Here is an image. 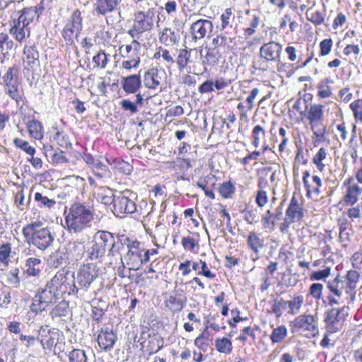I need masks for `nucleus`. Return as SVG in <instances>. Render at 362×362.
Instances as JSON below:
<instances>
[{"label":"nucleus","mask_w":362,"mask_h":362,"mask_svg":"<svg viewBox=\"0 0 362 362\" xmlns=\"http://www.w3.org/2000/svg\"><path fill=\"white\" fill-rule=\"evenodd\" d=\"M13 143L16 147L24 151L28 155L34 156V154L35 153V148L30 146L28 142L26 141H24L20 138H16L13 140Z\"/></svg>","instance_id":"obj_49"},{"label":"nucleus","mask_w":362,"mask_h":362,"mask_svg":"<svg viewBox=\"0 0 362 362\" xmlns=\"http://www.w3.org/2000/svg\"><path fill=\"white\" fill-rule=\"evenodd\" d=\"M9 33L16 40L22 43L26 37L30 35V30L28 25L18 19L13 21V24L9 30Z\"/></svg>","instance_id":"obj_20"},{"label":"nucleus","mask_w":362,"mask_h":362,"mask_svg":"<svg viewBox=\"0 0 362 362\" xmlns=\"http://www.w3.org/2000/svg\"><path fill=\"white\" fill-rule=\"evenodd\" d=\"M27 127L30 136L33 138L41 139L43 137V127L39 121L33 119L28 122Z\"/></svg>","instance_id":"obj_35"},{"label":"nucleus","mask_w":362,"mask_h":362,"mask_svg":"<svg viewBox=\"0 0 362 362\" xmlns=\"http://www.w3.org/2000/svg\"><path fill=\"white\" fill-rule=\"evenodd\" d=\"M359 277L360 274L356 270L348 271L343 277L340 276V284H342L341 289L345 291V293L348 295L346 299H349L351 302L355 300Z\"/></svg>","instance_id":"obj_12"},{"label":"nucleus","mask_w":362,"mask_h":362,"mask_svg":"<svg viewBox=\"0 0 362 362\" xmlns=\"http://www.w3.org/2000/svg\"><path fill=\"white\" fill-rule=\"evenodd\" d=\"M113 241V234L106 230H98L93 236V239L90 243V246L85 250L84 246L83 249L81 247L73 248L74 252L79 250L74 255L76 260L81 259L83 256L86 255L87 260H97L103 257L107 250V247L110 245Z\"/></svg>","instance_id":"obj_2"},{"label":"nucleus","mask_w":362,"mask_h":362,"mask_svg":"<svg viewBox=\"0 0 362 362\" xmlns=\"http://www.w3.org/2000/svg\"><path fill=\"white\" fill-rule=\"evenodd\" d=\"M307 19L313 23L315 25H321L324 22V16L323 14L318 11H315L312 8H309L306 11Z\"/></svg>","instance_id":"obj_46"},{"label":"nucleus","mask_w":362,"mask_h":362,"mask_svg":"<svg viewBox=\"0 0 362 362\" xmlns=\"http://www.w3.org/2000/svg\"><path fill=\"white\" fill-rule=\"evenodd\" d=\"M333 42L331 38L325 39L320 43V56H326L331 52Z\"/></svg>","instance_id":"obj_63"},{"label":"nucleus","mask_w":362,"mask_h":362,"mask_svg":"<svg viewBox=\"0 0 362 362\" xmlns=\"http://www.w3.org/2000/svg\"><path fill=\"white\" fill-rule=\"evenodd\" d=\"M248 247L256 254L264 247V240L255 232H250L247 239Z\"/></svg>","instance_id":"obj_33"},{"label":"nucleus","mask_w":362,"mask_h":362,"mask_svg":"<svg viewBox=\"0 0 362 362\" xmlns=\"http://www.w3.org/2000/svg\"><path fill=\"white\" fill-rule=\"evenodd\" d=\"M234 192L235 187L230 181L223 182L219 187V193L225 199L230 198Z\"/></svg>","instance_id":"obj_47"},{"label":"nucleus","mask_w":362,"mask_h":362,"mask_svg":"<svg viewBox=\"0 0 362 362\" xmlns=\"http://www.w3.org/2000/svg\"><path fill=\"white\" fill-rule=\"evenodd\" d=\"M98 276V268L93 264H86L78 269L76 282L81 288L87 290Z\"/></svg>","instance_id":"obj_11"},{"label":"nucleus","mask_w":362,"mask_h":362,"mask_svg":"<svg viewBox=\"0 0 362 362\" xmlns=\"http://www.w3.org/2000/svg\"><path fill=\"white\" fill-rule=\"evenodd\" d=\"M216 348L221 353H230L232 351V342L226 337L216 340Z\"/></svg>","instance_id":"obj_42"},{"label":"nucleus","mask_w":362,"mask_h":362,"mask_svg":"<svg viewBox=\"0 0 362 362\" xmlns=\"http://www.w3.org/2000/svg\"><path fill=\"white\" fill-rule=\"evenodd\" d=\"M287 334V329L285 326H279L273 329L270 339L272 343H279L281 341Z\"/></svg>","instance_id":"obj_43"},{"label":"nucleus","mask_w":362,"mask_h":362,"mask_svg":"<svg viewBox=\"0 0 362 362\" xmlns=\"http://www.w3.org/2000/svg\"><path fill=\"white\" fill-rule=\"evenodd\" d=\"M125 240L128 242V251L124 256L126 265L128 270H138L146 262H148L147 255H144V248L141 247V244L137 240L131 241L129 238H125Z\"/></svg>","instance_id":"obj_7"},{"label":"nucleus","mask_w":362,"mask_h":362,"mask_svg":"<svg viewBox=\"0 0 362 362\" xmlns=\"http://www.w3.org/2000/svg\"><path fill=\"white\" fill-rule=\"evenodd\" d=\"M160 42L166 46H172L179 43L180 35L177 32L170 28H165L159 36Z\"/></svg>","instance_id":"obj_25"},{"label":"nucleus","mask_w":362,"mask_h":362,"mask_svg":"<svg viewBox=\"0 0 362 362\" xmlns=\"http://www.w3.org/2000/svg\"><path fill=\"white\" fill-rule=\"evenodd\" d=\"M304 302V298L302 296H295L292 300L288 301V306L290 309V313L295 315L297 314L303 303Z\"/></svg>","instance_id":"obj_41"},{"label":"nucleus","mask_w":362,"mask_h":362,"mask_svg":"<svg viewBox=\"0 0 362 362\" xmlns=\"http://www.w3.org/2000/svg\"><path fill=\"white\" fill-rule=\"evenodd\" d=\"M204 59L203 60L204 64H207L209 65H215L218 64L219 59L221 58L219 49L206 46L204 48Z\"/></svg>","instance_id":"obj_32"},{"label":"nucleus","mask_w":362,"mask_h":362,"mask_svg":"<svg viewBox=\"0 0 362 362\" xmlns=\"http://www.w3.org/2000/svg\"><path fill=\"white\" fill-rule=\"evenodd\" d=\"M323 285L319 283L312 284L310 286L309 293L317 300H319L322 298V290Z\"/></svg>","instance_id":"obj_58"},{"label":"nucleus","mask_w":362,"mask_h":362,"mask_svg":"<svg viewBox=\"0 0 362 362\" xmlns=\"http://www.w3.org/2000/svg\"><path fill=\"white\" fill-rule=\"evenodd\" d=\"M20 68L16 64L9 66L5 74L1 78L2 82L0 83H8V82L18 81Z\"/></svg>","instance_id":"obj_36"},{"label":"nucleus","mask_w":362,"mask_h":362,"mask_svg":"<svg viewBox=\"0 0 362 362\" xmlns=\"http://www.w3.org/2000/svg\"><path fill=\"white\" fill-rule=\"evenodd\" d=\"M303 217V209L298 199L293 196L286 211L285 218L293 223L300 221Z\"/></svg>","instance_id":"obj_19"},{"label":"nucleus","mask_w":362,"mask_h":362,"mask_svg":"<svg viewBox=\"0 0 362 362\" xmlns=\"http://www.w3.org/2000/svg\"><path fill=\"white\" fill-rule=\"evenodd\" d=\"M244 219L249 224H254L259 221L258 211L257 209L247 210L244 214Z\"/></svg>","instance_id":"obj_60"},{"label":"nucleus","mask_w":362,"mask_h":362,"mask_svg":"<svg viewBox=\"0 0 362 362\" xmlns=\"http://www.w3.org/2000/svg\"><path fill=\"white\" fill-rule=\"evenodd\" d=\"M117 341V335L108 328H102L98 336V344L101 349L107 351L112 349Z\"/></svg>","instance_id":"obj_17"},{"label":"nucleus","mask_w":362,"mask_h":362,"mask_svg":"<svg viewBox=\"0 0 362 362\" xmlns=\"http://www.w3.org/2000/svg\"><path fill=\"white\" fill-rule=\"evenodd\" d=\"M137 195L131 190H124L114 197L113 213L115 216L122 218L124 215L133 214L136 211L135 199Z\"/></svg>","instance_id":"obj_8"},{"label":"nucleus","mask_w":362,"mask_h":362,"mask_svg":"<svg viewBox=\"0 0 362 362\" xmlns=\"http://www.w3.org/2000/svg\"><path fill=\"white\" fill-rule=\"evenodd\" d=\"M350 108L356 119L362 122V99H358L350 104Z\"/></svg>","instance_id":"obj_56"},{"label":"nucleus","mask_w":362,"mask_h":362,"mask_svg":"<svg viewBox=\"0 0 362 362\" xmlns=\"http://www.w3.org/2000/svg\"><path fill=\"white\" fill-rule=\"evenodd\" d=\"M212 22L206 19L197 20L190 27L192 37L195 40L204 38L207 33L212 31Z\"/></svg>","instance_id":"obj_16"},{"label":"nucleus","mask_w":362,"mask_h":362,"mask_svg":"<svg viewBox=\"0 0 362 362\" xmlns=\"http://www.w3.org/2000/svg\"><path fill=\"white\" fill-rule=\"evenodd\" d=\"M108 62L107 55L103 52L100 51L93 58V62L97 67L105 69Z\"/></svg>","instance_id":"obj_51"},{"label":"nucleus","mask_w":362,"mask_h":362,"mask_svg":"<svg viewBox=\"0 0 362 362\" xmlns=\"http://www.w3.org/2000/svg\"><path fill=\"white\" fill-rule=\"evenodd\" d=\"M69 362H88V356L84 350L74 349L68 354Z\"/></svg>","instance_id":"obj_39"},{"label":"nucleus","mask_w":362,"mask_h":362,"mask_svg":"<svg viewBox=\"0 0 362 362\" xmlns=\"http://www.w3.org/2000/svg\"><path fill=\"white\" fill-rule=\"evenodd\" d=\"M147 337L150 338L147 346V351H148L149 355L157 353L163 348L164 341L161 336L158 334H153V336L147 334Z\"/></svg>","instance_id":"obj_30"},{"label":"nucleus","mask_w":362,"mask_h":362,"mask_svg":"<svg viewBox=\"0 0 362 362\" xmlns=\"http://www.w3.org/2000/svg\"><path fill=\"white\" fill-rule=\"evenodd\" d=\"M140 48V43L134 39L130 45L120 46L119 51L122 57H129L130 56L138 54Z\"/></svg>","instance_id":"obj_34"},{"label":"nucleus","mask_w":362,"mask_h":362,"mask_svg":"<svg viewBox=\"0 0 362 362\" xmlns=\"http://www.w3.org/2000/svg\"><path fill=\"white\" fill-rule=\"evenodd\" d=\"M341 284H340V275H337L332 281L327 283V286L329 291L337 298L342 296Z\"/></svg>","instance_id":"obj_38"},{"label":"nucleus","mask_w":362,"mask_h":362,"mask_svg":"<svg viewBox=\"0 0 362 362\" xmlns=\"http://www.w3.org/2000/svg\"><path fill=\"white\" fill-rule=\"evenodd\" d=\"M330 274V268L327 267L322 270L314 272L310 276V279L313 281L323 280L328 277Z\"/></svg>","instance_id":"obj_64"},{"label":"nucleus","mask_w":362,"mask_h":362,"mask_svg":"<svg viewBox=\"0 0 362 362\" xmlns=\"http://www.w3.org/2000/svg\"><path fill=\"white\" fill-rule=\"evenodd\" d=\"M326 156V150L325 148L322 147L319 149L318 152L313 158V163L316 165L317 169L321 172L325 168V165L322 163V161L325 159Z\"/></svg>","instance_id":"obj_50"},{"label":"nucleus","mask_w":362,"mask_h":362,"mask_svg":"<svg viewBox=\"0 0 362 362\" xmlns=\"http://www.w3.org/2000/svg\"><path fill=\"white\" fill-rule=\"evenodd\" d=\"M252 134L253 138L252 144L254 146L258 147L259 146L261 139L265 136L266 132L263 127L258 124L253 128Z\"/></svg>","instance_id":"obj_48"},{"label":"nucleus","mask_w":362,"mask_h":362,"mask_svg":"<svg viewBox=\"0 0 362 362\" xmlns=\"http://www.w3.org/2000/svg\"><path fill=\"white\" fill-rule=\"evenodd\" d=\"M34 199L38 203V206H40L52 208L56 204L54 199H49L48 197L44 196L42 193L40 192H36L35 194Z\"/></svg>","instance_id":"obj_44"},{"label":"nucleus","mask_w":362,"mask_h":362,"mask_svg":"<svg viewBox=\"0 0 362 362\" xmlns=\"http://www.w3.org/2000/svg\"><path fill=\"white\" fill-rule=\"evenodd\" d=\"M121 84L124 90L127 93H136L141 86V81L139 75H131L123 78Z\"/></svg>","instance_id":"obj_24"},{"label":"nucleus","mask_w":362,"mask_h":362,"mask_svg":"<svg viewBox=\"0 0 362 362\" xmlns=\"http://www.w3.org/2000/svg\"><path fill=\"white\" fill-rule=\"evenodd\" d=\"M129 59L124 61L122 64V67L127 70H130L132 68H137L140 63V57L139 54L132 55L128 57Z\"/></svg>","instance_id":"obj_53"},{"label":"nucleus","mask_w":362,"mask_h":362,"mask_svg":"<svg viewBox=\"0 0 362 362\" xmlns=\"http://www.w3.org/2000/svg\"><path fill=\"white\" fill-rule=\"evenodd\" d=\"M93 175L100 180L110 179L112 173L109 167L100 160L92 168Z\"/></svg>","instance_id":"obj_31"},{"label":"nucleus","mask_w":362,"mask_h":362,"mask_svg":"<svg viewBox=\"0 0 362 362\" xmlns=\"http://www.w3.org/2000/svg\"><path fill=\"white\" fill-rule=\"evenodd\" d=\"M40 222H34L23 228L25 238L40 250H45L53 243L54 237L47 228H41Z\"/></svg>","instance_id":"obj_3"},{"label":"nucleus","mask_w":362,"mask_h":362,"mask_svg":"<svg viewBox=\"0 0 362 362\" xmlns=\"http://www.w3.org/2000/svg\"><path fill=\"white\" fill-rule=\"evenodd\" d=\"M317 317L313 315L303 314L296 317L293 324L296 328L314 332L317 328Z\"/></svg>","instance_id":"obj_18"},{"label":"nucleus","mask_w":362,"mask_h":362,"mask_svg":"<svg viewBox=\"0 0 362 362\" xmlns=\"http://www.w3.org/2000/svg\"><path fill=\"white\" fill-rule=\"evenodd\" d=\"M282 46L276 42L271 41L263 44L259 49L260 57L267 62H280Z\"/></svg>","instance_id":"obj_14"},{"label":"nucleus","mask_w":362,"mask_h":362,"mask_svg":"<svg viewBox=\"0 0 362 362\" xmlns=\"http://www.w3.org/2000/svg\"><path fill=\"white\" fill-rule=\"evenodd\" d=\"M119 4V0H95L94 10L98 15L106 16L112 12Z\"/></svg>","instance_id":"obj_23"},{"label":"nucleus","mask_w":362,"mask_h":362,"mask_svg":"<svg viewBox=\"0 0 362 362\" xmlns=\"http://www.w3.org/2000/svg\"><path fill=\"white\" fill-rule=\"evenodd\" d=\"M83 28V16L79 9L74 10L67 18L66 23L61 31V35L68 47L75 45Z\"/></svg>","instance_id":"obj_4"},{"label":"nucleus","mask_w":362,"mask_h":362,"mask_svg":"<svg viewBox=\"0 0 362 362\" xmlns=\"http://www.w3.org/2000/svg\"><path fill=\"white\" fill-rule=\"evenodd\" d=\"M13 42L11 40L8 34L5 33H0V52L6 54L12 49Z\"/></svg>","instance_id":"obj_40"},{"label":"nucleus","mask_w":362,"mask_h":362,"mask_svg":"<svg viewBox=\"0 0 362 362\" xmlns=\"http://www.w3.org/2000/svg\"><path fill=\"white\" fill-rule=\"evenodd\" d=\"M344 308V306L341 308H332L325 312V322L327 332L335 333L341 330L342 323L341 322V317L340 315Z\"/></svg>","instance_id":"obj_13"},{"label":"nucleus","mask_w":362,"mask_h":362,"mask_svg":"<svg viewBox=\"0 0 362 362\" xmlns=\"http://www.w3.org/2000/svg\"><path fill=\"white\" fill-rule=\"evenodd\" d=\"M36 8H26L23 10L22 14L18 17V20L25 23L27 25L33 21V18L37 14Z\"/></svg>","instance_id":"obj_45"},{"label":"nucleus","mask_w":362,"mask_h":362,"mask_svg":"<svg viewBox=\"0 0 362 362\" xmlns=\"http://www.w3.org/2000/svg\"><path fill=\"white\" fill-rule=\"evenodd\" d=\"M190 52L187 49H182L179 51V54L175 62L180 71H182L187 66L190 62Z\"/></svg>","instance_id":"obj_37"},{"label":"nucleus","mask_w":362,"mask_h":362,"mask_svg":"<svg viewBox=\"0 0 362 362\" xmlns=\"http://www.w3.org/2000/svg\"><path fill=\"white\" fill-rule=\"evenodd\" d=\"M20 270L18 268L11 269L8 274V281L10 284L17 287L20 284Z\"/></svg>","instance_id":"obj_61"},{"label":"nucleus","mask_w":362,"mask_h":362,"mask_svg":"<svg viewBox=\"0 0 362 362\" xmlns=\"http://www.w3.org/2000/svg\"><path fill=\"white\" fill-rule=\"evenodd\" d=\"M23 54L25 57L24 62L28 69L36 66L39 63V52L35 45H25L23 49Z\"/></svg>","instance_id":"obj_26"},{"label":"nucleus","mask_w":362,"mask_h":362,"mask_svg":"<svg viewBox=\"0 0 362 362\" xmlns=\"http://www.w3.org/2000/svg\"><path fill=\"white\" fill-rule=\"evenodd\" d=\"M51 284L54 285L60 294H71L78 290L75 284L74 273L64 269L58 271L51 279Z\"/></svg>","instance_id":"obj_9"},{"label":"nucleus","mask_w":362,"mask_h":362,"mask_svg":"<svg viewBox=\"0 0 362 362\" xmlns=\"http://www.w3.org/2000/svg\"><path fill=\"white\" fill-rule=\"evenodd\" d=\"M83 28V16L79 9L74 10L67 18L66 23L61 31V35L68 47L75 45Z\"/></svg>","instance_id":"obj_5"},{"label":"nucleus","mask_w":362,"mask_h":362,"mask_svg":"<svg viewBox=\"0 0 362 362\" xmlns=\"http://www.w3.org/2000/svg\"><path fill=\"white\" fill-rule=\"evenodd\" d=\"M105 191H107V193L106 194H98V199L100 200V202L104 204L105 205H110L111 204H114V197L112 191L110 188L105 189Z\"/></svg>","instance_id":"obj_62"},{"label":"nucleus","mask_w":362,"mask_h":362,"mask_svg":"<svg viewBox=\"0 0 362 362\" xmlns=\"http://www.w3.org/2000/svg\"><path fill=\"white\" fill-rule=\"evenodd\" d=\"M154 13L148 9L146 12L139 11L134 20L132 28L128 31L133 39H139L141 35L151 30L153 27Z\"/></svg>","instance_id":"obj_10"},{"label":"nucleus","mask_w":362,"mask_h":362,"mask_svg":"<svg viewBox=\"0 0 362 362\" xmlns=\"http://www.w3.org/2000/svg\"><path fill=\"white\" fill-rule=\"evenodd\" d=\"M300 114L309 121L312 129H314L317 123L323 120V106L320 104L306 105L305 110L300 111Z\"/></svg>","instance_id":"obj_15"},{"label":"nucleus","mask_w":362,"mask_h":362,"mask_svg":"<svg viewBox=\"0 0 362 362\" xmlns=\"http://www.w3.org/2000/svg\"><path fill=\"white\" fill-rule=\"evenodd\" d=\"M164 74V71L158 70L156 68L149 69L144 74V82L145 86L149 89H156L160 84L162 75Z\"/></svg>","instance_id":"obj_21"},{"label":"nucleus","mask_w":362,"mask_h":362,"mask_svg":"<svg viewBox=\"0 0 362 362\" xmlns=\"http://www.w3.org/2000/svg\"><path fill=\"white\" fill-rule=\"evenodd\" d=\"M262 224L264 228H274L276 221L273 218V213L267 210L262 218Z\"/></svg>","instance_id":"obj_54"},{"label":"nucleus","mask_w":362,"mask_h":362,"mask_svg":"<svg viewBox=\"0 0 362 362\" xmlns=\"http://www.w3.org/2000/svg\"><path fill=\"white\" fill-rule=\"evenodd\" d=\"M11 298L10 288H0V306L6 308L8 304H10Z\"/></svg>","instance_id":"obj_52"},{"label":"nucleus","mask_w":362,"mask_h":362,"mask_svg":"<svg viewBox=\"0 0 362 362\" xmlns=\"http://www.w3.org/2000/svg\"><path fill=\"white\" fill-rule=\"evenodd\" d=\"M60 293L54 285L49 281L43 288L38 289L33 298L31 310L36 314L42 313L49 305L54 303L59 298Z\"/></svg>","instance_id":"obj_6"},{"label":"nucleus","mask_w":362,"mask_h":362,"mask_svg":"<svg viewBox=\"0 0 362 362\" xmlns=\"http://www.w3.org/2000/svg\"><path fill=\"white\" fill-rule=\"evenodd\" d=\"M43 264L42 260L36 257H29L26 259L23 267V272L28 276L39 278Z\"/></svg>","instance_id":"obj_22"},{"label":"nucleus","mask_w":362,"mask_h":362,"mask_svg":"<svg viewBox=\"0 0 362 362\" xmlns=\"http://www.w3.org/2000/svg\"><path fill=\"white\" fill-rule=\"evenodd\" d=\"M57 144L63 148H69L71 146V143L69 139V136L62 132H57L54 137Z\"/></svg>","instance_id":"obj_55"},{"label":"nucleus","mask_w":362,"mask_h":362,"mask_svg":"<svg viewBox=\"0 0 362 362\" xmlns=\"http://www.w3.org/2000/svg\"><path fill=\"white\" fill-rule=\"evenodd\" d=\"M348 216L354 220L362 217V201L355 206L351 207L347 210Z\"/></svg>","instance_id":"obj_59"},{"label":"nucleus","mask_w":362,"mask_h":362,"mask_svg":"<svg viewBox=\"0 0 362 362\" xmlns=\"http://www.w3.org/2000/svg\"><path fill=\"white\" fill-rule=\"evenodd\" d=\"M93 220V213L89 206L81 203L73 204L67 213L65 221L68 230L80 238L69 244L73 248L81 247L83 243L90 238V223Z\"/></svg>","instance_id":"obj_1"},{"label":"nucleus","mask_w":362,"mask_h":362,"mask_svg":"<svg viewBox=\"0 0 362 362\" xmlns=\"http://www.w3.org/2000/svg\"><path fill=\"white\" fill-rule=\"evenodd\" d=\"M70 313L69 303L66 300H62L57 304L49 312V316L53 320L67 317Z\"/></svg>","instance_id":"obj_28"},{"label":"nucleus","mask_w":362,"mask_h":362,"mask_svg":"<svg viewBox=\"0 0 362 362\" xmlns=\"http://www.w3.org/2000/svg\"><path fill=\"white\" fill-rule=\"evenodd\" d=\"M52 162L54 163H68V158H66L64 156V153L62 151H60L59 152L54 151L52 148L50 149L49 152Z\"/></svg>","instance_id":"obj_57"},{"label":"nucleus","mask_w":362,"mask_h":362,"mask_svg":"<svg viewBox=\"0 0 362 362\" xmlns=\"http://www.w3.org/2000/svg\"><path fill=\"white\" fill-rule=\"evenodd\" d=\"M362 192V188L356 184L349 185L346 193L343 197V200L346 204L354 205L358 200V197Z\"/></svg>","instance_id":"obj_27"},{"label":"nucleus","mask_w":362,"mask_h":362,"mask_svg":"<svg viewBox=\"0 0 362 362\" xmlns=\"http://www.w3.org/2000/svg\"><path fill=\"white\" fill-rule=\"evenodd\" d=\"M4 91L11 98L14 100L18 105L22 100V95L20 90V81L4 83Z\"/></svg>","instance_id":"obj_29"}]
</instances>
